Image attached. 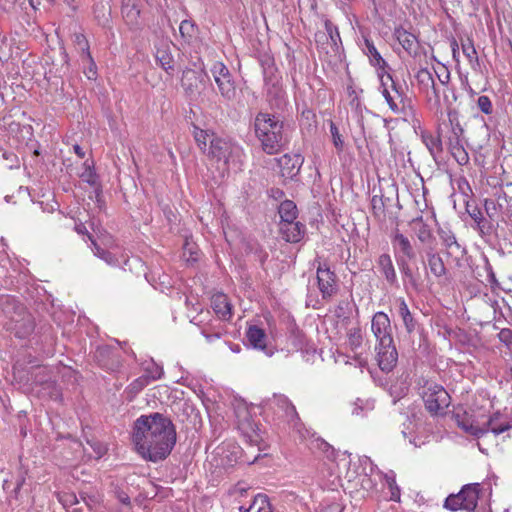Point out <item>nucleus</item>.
Masks as SVG:
<instances>
[{
	"label": "nucleus",
	"mask_w": 512,
	"mask_h": 512,
	"mask_svg": "<svg viewBox=\"0 0 512 512\" xmlns=\"http://www.w3.org/2000/svg\"><path fill=\"white\" fill-rule=\"evenodd\" d=\"M132 440L135 448H174L176 427L168 416L160 412L141 415L133 423Z\"/></svg>",
	"instance_id": "1"
},
{
	"label": "nucleus",
	"mask_w": 512,
	"mask_h": 512,
	"mask_svg": "<svg viewBox=\"0 0 512 512\" xmlns=\"http://www.w3.org/2000/svg\"><path fill=\"white\" fill-rule=\"evenodd\" d=\"M254 132L262 151L268 155L280 153L287 143L284 122L274 114L257 113L254 119Z\"/></svg>",
	"instance_id": "2"
},
{
	"label": "nucleus",
	"mask_w": 512,
	"mask_h": 512,
	"mask_svg": "<svg viewBox=\"0 0 512 512\" xmlns=\"http://www.w3.org/2000/svg\"><path fill=\"white\" fill-rule=\"evenodd\" d=\"M235 415L237 418V428L244 439L245 444L250 446H260L263 444L264 448L270 446L266 443V433L259 428V425L255 423L249 413L246 405L239 404L235 408Z\"/></svg>",
	"instance_id": "3"
},
{
	"label": "nucleus",
	"mask_w": 512,
	"mask_h": 512,
	"mask_svg": "<svg viewBox=\"0 0 512 512\" xmlns=\"http://www.w3.org/2000/svg\"><path fill=\"white\" fill-rule=\"evenodd\" d=\"M480 491L479 483L466 484L457 494H450L445 499L444 508L450 511L474 512L478 504Z\"/></svg>",
	"instance_id": "4"
},
{
	"label": "nucleus",
	"mask_w": 512,
	"mask_h": 512,
	"mask_svg": "<svg viewBox=\"0 0 512 512\" xmlns=\"http://www.w3.org/2000/svg\"><path fill=\"white\" fill-rule=\"evenodd\" d=\"M208 451L209 450H206V461L211 467L219 469V471H226L229 468H233L236 464L250 465L257 462L262 457L258 454L251 460L244 455L243 450H211L209 453Z\"/></svg>",
	"instance_id": "5"
},
{
	"label": "nucleus",
	"mask_w": 512,
	"mask_h": 512,
	"mask_svg": "<svg viewBox=\"0 0 512 512\" xmlns=\"http://www.w3.org/2000/svg\"><path fill=\"white\" fill-rule=\"evenodd\" d=\"M422 393L426 410L432 415H442L451 403V397L443 386L426 381Z\"/></svg>",
	"instance_id": "6"
},
{
	"label": "nucleus",
	"mask_w": 512,
	"mask_h": 512,
	"mask_svg": "<svg viewBox=\"0 0 512 512\" xmlns=\"http://www.w3.org/2000/svg\"><path fill=\"white\" fill-rule=\"evenodd\" d=\"M455 421L458 427L463 429L466 433H469L471 435L479 436L484 433H486L488 430H490L495 435L501 434L510 428H512V421L511 422H505L502 424H497L498 416L491 417L487 423L488 429L479 428L477 426H474L473 421L470 419V417L467 415V413L464 414H455Z\"/></svg>",
	"instance_id": "7"
},
{
	"label": "nucleus",
	"mask_w": 512,
	"mask_h": 512,
	"mask_svg": "<svg viewBox=\"0 0 512 512\" xmlns=\"http://www.w3.org/2000/svg\"><path fill=\"white\" fill-rule=\"evenodd\" d=\"M211 73L217 84L220 95L228 102L234 101L237 96V91L229 69L222 62H216L211 68Z\"/></svg>",
	"instance_id": "8"
},
{
	"label": "nucleus",
	"mask_w": 512,
	"mask_h": 512,
	"mask_svg": "<svg viewBox=\"0 0 512 512\" xmlns=\"http://www.w3.org/2000/svg\"><path fill=\"white\" fill-rule=\"evenodd\" d=\"M317 283L323 299H329L338 291L337 276L325 263L317 266Z\"/></svg>",
	"instance_id": "9"
},
{
	"label": "nucleus",
	"mask_w": 512,
	"mask_h": 512,
	"mask_svg": "<svg viewBox=\"0 0 512 512\" xmlns=\"http://www.w3.org/2000/svg\"><path fill=\"white\" fill-rule=\"evenodd\" d=\"M341 450H331L330 455H327L329 459L335 460L337 457L342 456L341 461L345 462L347 466V474H351V476L355 477L358 475L368 476L366 472V466L371 464V460L368 456H358L357 461L352 459V454L348 450H344L341 455H339Z\"/></svg>",
	"instance_id": "10"
},
{
	"label": "nucleus",
	"mask_w": 512,
	"mask_h": 512,
	"mask_svg": "<svg viewBox=\"0 0 512 512\" xmlns=\"http://www.w3.org/2000/svg\"><path fill=\"white\" fill-rule=\"evenodd\" d=\"M371 329L378 341V345L384 347L393 343L391 335V322L387 314L377 312L374 314L371 322Z\"/></svg>",
	"instance_id": "11"
},
{
	"label": "nucleus",
	"mask_w": 512,
	"mask_h": 512,
	"mask_svg": "<svg viewBox=\"0 0 512 512\" xmlns=\"http://www.w3.org/2000/svg\"><path fill=\"white\" fill-rule=\"evenodd\" d=\"M1 308L5 317L4 328H11L13 323L21 322L24 315H31L21 303L12 297H6L1 301Z\"/></svg>",
	"instance_id": "12"
},
{
	"label": "nucleus",
	"mask_w": 512,
	"mask_h": 512,
	"mask_svg": "<svg viewBox=\"0 0 512 512\" xmlns=\"http://www.w3.org/2000/svg\"><path fill=\"white\" fill-rule=\"evenodd\" d=\"M438 236L441 240L442 246L445 248L447 257L453 258L456 261L461 260L466 254V249L462 246L449 228H438Z\"/></svg>",
	"instance_id": "13"
},
{
	"label": "nucleus",
	"mask_w": 512,
	"mask_h": 512,
	"mask_svg": "<svg viewBox=\"0 0 512 512\" xmlns=\"http://www.w3.org/2000/svg\"><path fill=\"white\" fill-rule=\"evenodd\" d=\"M205 77L208 76L204 69H200V71L186 69L183 71L181 86L187 97L193 99L197 93H200V87L205 84Z\"/></svg>",
	"instance_id": "14"
},
{
	"label": "nucleus",
	"mask_w": 512,
	"mask_h": 512,
	"mask_svg": "<svg viewBox=\"0 0 512 512\" xmlns=\"http://www.w3.org/2000/svg\"><path fill=\"white\" fill-rule=\"evenodd\" d=\"M378 77H379L381 86H384L387 89H389L391 91V93L393 94L394 98H396L398 100V102L406 105V107L408 109L413 111V107L411 105V99L408 97V95L406 93L405 85H402L401 83H399V81L394 79L393 76L390 73H388L387 71L386 72H378Z\"/></svg>",
	"instance_id": "15"
},
{
	"label": "nucleus",
	"mask_w": 512,
	"mask_h": 512,
	"mask_svg": "<svg viewBox=\"0 0 512 512\" xmlns=\"http://www.w3.org/2000/svg\"><path fill=\"white\" fill-rule=\"evenodd\" d=\"M466 212L474 221V224L471 227L476 230L479 236L483 239L491 236L494 231V224L491 220H488L484 217L481 209L476 205H471L470 203L466 204Z\"/></svg>",
	"instance_id": "16"
},
{
	"label": "nucleus",
	"mask_w": 512,
	"mask_h": 512,
	"mask_svg": "<svg viewBox=\"0 0 512 512\" xmlns=\"http://www.w3.org/2000/svg\"><path fill=\"white\" fill-rule=\"evenodd\" d=\"M376 349L378 350L377 359L379 368L386 373L392 371L398 361V352L394 342L385 347L383 345H377Z\"/></svg>",
	"instance_id": "17"
},
{
	"label": "nucleus",
	"mask_w": 512,
	"mask_h": 512,
	"mask_svg": "<svg viewBox=\"0 0 512 512\" xmlns=\"http://www.w3.org/2000/svg\"><path fill=\"white\" fill-rule=\"evenodd\" d=\"M281 175L288 179L296 177L300 171L303 159L299 154H284L276 159Z\"/></svg>",
	"instance_id": "18"
},
{
	"label": "nucleus",
	"mask_w": 512,
	"mask_h": 512,
	"mask_svg": "<svg viewBox=\"0 0 512 512\" xmlns=\"http://www.w3.org/2000/svg\"><path fill=\"white\" fill-rule=\"evenodd\" d=\"M233 149L234 146L231 142L215 136L210 140L208 155L217 161L227 162L233 153Z\"/></svg>",
	"instance_id": "19"
},
{
	"label": "nucleus",
	"mask_w": 512,
	"mask_h": 512,
	"mask_svg": "<svg viewBox=\"0 0 512 512\" xmlns=\"http://www.w3.org/2000/svg\"><path fill=\"white\" fill-rule=\"evenodd\" d=\"M394 36L409 55L416 56L418 54L419 41L414 34L408 32L403 27H397L394 30Z\"/></svg>",
	"instance_id": "20"
},
{
	"label": "nucleus",
	"mask_w": 512,
	"mask_h": 512,
	"mask_svg": "<svg viewBox=\"0 0 512 512\" xmlns=\"http://www.w3.org/2000/svg\"><path fill=\"white\" fill-rule=\"evenodd\" d=\"M280 232L286 242L297 243L304 237L306 227L301 222L294 220L287 223H280Z\"/></svg>",
	"instance_id": "21"
},
{
	"label": "nucleus",
	"mask_w": 512,
	"mask_h": 512,
	"mask_svg": "<svg viewBox=\"0 0 512 512\" xmlns=\"http://www.w3.org/2000/svg\"><path fill=\"white\" fill-rule=\"evenodd\" d=\"M214 312L222 319L228 320L232 316V305L223 293L214 294L211 298Z\"/></svg>",
	"instance_id": "22"
},
{
	"label": "nucleus",
	"mask_w": 512,
	"mask_h": 512,
	"mask_svg": "<svg viewBox=\"0 0 512 512\" xmlns=\"http://www.w3.org/2000/svg\"><path fill=\"white\" fill-rule=\"evenodd\" d=\"M5 329L13 333L15 337L25 339L33 333L35 322L32 315H24V319L21 322L13 323L11 328Z\"/></svg>",
	"instance_id": "23"
},
{
	"label": "nucleus",
	"mask_w": 512,
	"mask_h": 512,
	"mask_svg": "<svg viewBox=\"0 0 512 512\" xmlns=\"http://www.w3.org/2000/svg\"><path fill=\"white\" fill-rule=\"evenodd\" d=\"M246 338L248 343L255 349L265 351L267 335L264 329L251 325L246 331Z\"/></svg>",
	"instance_id": "24"
},
{
	"label": "nucleus",
	"mask_w": 512,
	"mask_h": 512,
	"mask_svg": "<svg viewBox=\"0 0 512 512\" xmlns=\"http://www.w3.org/2000/svg\"><path fill=\"white\" fill-rule=\"evenodd\" d=\"M121 12L128 25H137L140 16V0H122Z\"/></svg>",
	"instance_id": "25"
},
{
	"label": "nucleus",
	"mask_w": 512,
	"mask_h": 512,
	"mask_svg": "<svg viewBox=\"0 0 512 512\" xmlns=\"http://www.w3.org/2000/svg\"><path fill=\"white\" fill-rule=\"evenodd\" d=\"M362 50L369 57L371 65L378 69V72H386L385 69L388 65L370 39H364Z\"/></svg>",
	"instance_id": "26"
},
{
	"label": "nucleus",
	"mask_w": 512,
	"mask_h": 512,
	"mask_svg": "<svg viewBox=\"0 0 512 512\" xmlns=\"http://www.w3.org/2000/svg\"><path fill=\"white\" fill-rule=\"evenodd\" d=\"M155 58L157 63L169 74L174 72V58L169 44H162L157 47Z\"/></svg>",
	"instance_id": "27"
},
{
	"label": "nucleus",
	"mask_w": 512,
	"mask_h": 512,
	"mask_svg": "<svg viewBox=\"0 0 512 512\" xmlns=\"http://www.w3.org/2000/svg\"><path fill=\"white\" fill-rule=\"evenodd\" d=\"M397 264L402 273L404 279H407L410 286L418 291L420 288V277L418 273H415L409 264V260L404 257H397Z\"/></svg>",
	"instance_id": "28"
},
{
	"label": "nucleus",
	"mask_w": 512,
	"mask_h": 512,
	"mask_svg": "<svg viewBox=\"0 0 512 512\" xmlns=\"http://www.w3.org/2000/svg\"><path fill=\"white\" fill-rule=\"evenodd\" d=\"M377 264L387 282L391 285H395L397 283V275L390 255H380Z\"/></svg>",
	"instance_id": "29"
},
{
	"label": "nucleus",
	"mask_w": 512,
	"mask_h": 512,
	"mask_svg": "<svg viewBox=\"0 0 512 512\" xmlns=\"http://www.w3.org/2000/svg\"><path fill=\"white\" fill-rule=\"evenodd\" d=\"M96 359L99 364L109 370H115L119 367L118 355L109 348H101L96 352Z\"/></svg>",
	"instance_id": "30"
},
{
	"label": "nucleus",
	"mask_w": 512,
	"mask_h": 512,
	"mask_svg": "<svg viewBox=\"0 0 512 512\" xmlns=\"http://www.w3.org/2000/svg\"><path fill=\"white\" fill-rule=\"evenodd\" d=\"M380 88H381V93H382L383 97L385 98V101L387 102L389 108L391 109V111L393 113L401 114L404 117H408L413 114V111L408 109L406 107V105L401 104L400 102H398V100L396 98H394L393 94L391 93V91L389 89H387L386 87L381 86V85H380Z\"/></svg>",
	"instance_id": "31"
},
{
	"label": "nucleus",
	"mask_w": 512,
	"mask_h": 512,
	"mask_svg": "<svg viewBox=\"0 0 512 512\" xmlns=\"http://www.w3.org/2000/svg\"><path fill=\"white\" fill-rule=\"evenodd\" d=\"M398 313L403 321L407 333L412 334L416 330L418 322L410 312L404 299H401L399 302Z\"/></svg>",
	"instance_id": "32"
},
{
	"label": "nucleus",
	"mask_w": 512,
	"mask_h": 512,
	"mask_svg": "<svg viewBox=\"0 0 512 512\" xmlns=\"http://www.w3.org/2000/svg\"><path fill=\"white\" fill-rule=\"evenodd\" d=\"M240 512H273L268 496L258 494L248 508L241 506Z\"/></svg>",
	"instance_id": "33"
},
{
	"label": "nucleus",
	"mask_w": 512,
	"mask_h": 512,
	"mask_svg": "<svg viewBox=\"0 0 512 512\" xmlns=\"http://www.w3.org/2000/svg\"><path fill=\"white\" fill-rule=\"evenodd\" d=\"M415 79L420 92L425 93L426 95L429 94L430 88H434V78L427 68L420 69L416 73Z\"/></svg>",
	"instance_id": "34"
},
{
	"label": "nucleus",
	"mask_w": 512,
	"mask_h": 512,
	"mask_svg": "<svg viewBox=\"0 0 512 512\" xmlns=\"http://www.w3.org/2000/svg\"><path fill=\"white\" fill-rule=\"evenodd\" d=\"M148 376H140L125 389L126 400L132 402L135 397L149 384Z\"/></svg>",
	"instance_id": "35"
},
{
	"label": "nucleus",
	"mask_w": 512,
	"mask_h": 512,
	"mask_svg": "<svg viewBox=\"0 0 512 512\" xmlns=\"http://www.w3.org/2000/svg\"><path fill=\"white\" fill-rule=\"evenodd\" d=\"M427 260L429 269L435 277L440 278L446 275L447 269L445 267V264L442 258L437 253H427Z\"/></svg>",
	"instance_id": "36"
},
{
	"label": "nucleus",
	"mask_w": 512,
	"mask_h": 512,
	"mask_svg": "<svg viewBox=\"0 0 512 512\" xmlns=\"http://www.w3.org/2000/svg\"><path fill=\"white\" fill-rule=\"evenodd\" d=\"M192 134L197 146L204 152L207 150L208 141L215 137L213 132L201 129L195 122H192Z\"/></svg>",
	"instance_id": "37"
},
{
	"label": "nucleus",
	"mask_w": 512,
	"mask_h": 512,
	"mask_svg": "<svg viewBox=\"0 0 512 512\" xmlns=\"http://www.w3.org/2000/svg\"><path fill=\"white\" fill-rule=\"evenodd\" d=\"M281 218V223L294 221L297 218V207L291 200L283 201L278 209Z\"/></svg>",
	"instance_id": "38"
},
{
	"label": "nucleus",
	"mask_w": 512,
	"mask_h": 512,
	"mask_svg": "<svg viewBox=\"0 0 512 512\" xmlns=\"http://www.w3.org/2000/svg\"><path fill=\"white\" fill-rule=\"evenodd\" d=\"M394 243H397L402 253L401 257L407 260H413L416 257V253L409 241V239L401 233H396L393 239Z\"/></svg>",
	"instance_id": "39"
},
{
	"label": "nucleus",
	"mask_w": 512,
	"mask_h": 512,
	"mask_svg": "<svg viewBox=\"0 0 512 512\" xmlns=\"http://www.w3.org/2000/svg\"><path fill=\"white\" fill-rule=\"evenodd\" d=\"M324 26L328 36V41H330L332 51L337 53L339 51L340 45L342 44L338 28L328 19L325 20Z\"/></svg>",
	"instance_id": "40"
},
{
	"label": "nucleus",
	"mask_w": 512,
	"mask_h": 512,
	"mask_svg": "<svg viewBox=\"0 0 512 512\" xmlns=\"http://www.w3.org/2000/svg\"><path fill=\"white\" fill-rule=\"evenodd\" d=\"M172 450H136V452L146 461L157 463L165 460Z\"/></svg>",
	"instance_id": "41"
},
{
	"label": "nucleus",
	"mask_w": 512,
	"mask_h": 512,
	"mask_svg": "<svg viewBox=\"0 0 512 512\" xmlns=\"http://www.w3.org/2000/svg\"><path fill=\"white\" fill-rule=\"evenodd\" d=\"M94 255L105 261L107 264L116 266L119 264L118 258L111 252L101 248L95 240H92Z\"/></svg>",
	"instance_id": "42"
},
{
	"label": "nucleus",
	"mask_w": 512,
	"mask_h": 512,
	"mask_svg": "<svg viewBox=\"0 0 512 512\" xmlns=\"http://www.w3.org/2000/svg\"><path fill=\"white\" fill-rule=\"evenodd\" d=\"M329 127L333 145L337 153L340 154L344 151L345 148L343 135L340 133L339 128L332 120L329 121Z\"/></svg>",
	"instance_id": "43"
},
{
	"label": "nucleus",
	"mask_w": 512,
	"mask_h": 512,
	"mask_svg": "<svg viewBox=\"0 0 512 512\" xmlns=\"http://www.w3.org/2000/svg\"><path fill=\"white\" fill-rule=\"evenodd\" d=\"M82 62L85 64L84 73L89 80H95L97 77V66L89 52L87 50L82 54Z\"/></svg>",
	"instance_id": "44"
},
{
	"label": "nucleus",
	"mask_w": 512,
	"mask_h": 512,
	"mask_svg": "<svg viewBox=\"0 0 512 512\" xmlns=\"http://www.w3.org/2000/svg\"><path fill=\"white\" fill-rule=\"evenodd\" d=\"M197 27L190 20H183L180 23L179 31L183 40L187 43H190L191 40L195 37Z\"/></svg>",
	"instance_id": "45"
},
{
	"label": "nucleus",
	"mask_w": 512,
	"mask_h": 512,
	"mask_svg": "<svg viewBox=\"0 0 512 512\" xmlns=\"http://www.w3.org/2000/svg\"><path fill=\"white\" fill-rule=\"evenodd\" d=\"M413 222L414 223L418 222L421 224L420 228L417 231V237L420 240V242H422V243L430 242L432 239V233H431L429 226L427 224L423 223L422 216L415 218L413 220Z\"/></svg>",
	"instance_id": "46"
},
{
	"label": "nucleus",
	"mask_w": 512,
	"mask_h": 512,
	"mask_svg": "<svg viewBox=\"0 0 512 512\" xmlns=\"http://www.w3.org/2000/svg\"><path fill=\"white\" fill-rule=\"evenodd\" d=\"M18 458H19V463H20L21 468L25 469V471L20 472V474L17 478V481H16V486L12 492L16 499L18 498L19 492H20L23 484L25 483V475L27 474V468H28V465L24 462V460H25L24 454L19 455Z\"/></svg>",
	"instance_id": "47"
},
{
	"label": "nucleus",
	"mask_w": 512,
	"mask_h": 512,
	"mask_svg": "<svg viewBox=\"0 0 512 512\" xmlns=\"http://www.w3.org/2000/svg\"><path fill=\"white\" fill-rule=\"evenodd\" d=\"M372 213L375 218L381 219L385 217V204H383V196L374 195L371 199Z\"/></svg>",
	"instance_id": "48"
},
{
	"label": "nucleus",
	"mask_w": 512,
	"mask_h": 512,
	"mask_svg": "<svg viewBox=\"0 0 512 512\" xmlns=\"http://www.w3.org/2000/svg\"><path fill=\"white\" fill-rule=\"evenodd\" d=\"M247 249L249 250V253L253 254L256 260H258L263 266L268 258V253L263 249V247L258 243H249L247 245Z\"/></svg>",
	"instance_id": "49"
},
{
	"label": "nucleus",
	"mask_w": 512,
	"mask_h": 512,
	"mask_svg": "<svg viewBox=\"0 0 512 512\" xmlns=\"http://www.w3.org/2000/svg\"><path fill=\"white\" fill-rule=\"evenodd\" d=\"M0 160L6 161L5 167L12 169L19 166V159L12 151L0 148Z\"/></svg>",
	"instance_id": "50"
},
{
	"label": "nucleus",
	"mask_w": 512,
	"mask_h": 512,
	"mask_svg": "<svg viewBox=\"0 0 512 512\" xmlns=\"http://www.w3.org/2000/svg\"><path fill=\"white\" fill-rule=\"evenodd\" d=\"M484 269L487 272L488 275V282L490 284V287L492 290L500 289V283L496 278V275L494 273V270L492 268V265L488 259V257L484 256Z\"/></svg>",
	"instance_id": "51"
},
{
	"label": "nucleus",
	"mask_w": 512,
	"mask_h": 512,
	"mask_svg": "<svg viewBox=\"0 0 512 512\" xmlns=\"http://www.w3.org/2000/svg\"><path fill=\"white\" fill-rule=\"evenodd\" d=\"M462 51L470 63L473 61L478 62L476 49L470 39H467L466 42L462 43Z\"/></svg>",
	"instance_id": "52"
},
{
	"label": "nucleus",
	"mask_w": 512,
	"mask_h": 512,
	"mask_svg": "<svg viewBox=\"0 0 512 512\" xmlns=\"http://www.w3.org/2000/svg\"><path fill=\"white\" fill-rule=\"evenodd\" d=\"M477 107L482 113H484L486 115H490L493 112L492 102H491L490 98L486 95H482V96L478 97Z\"/></svg>",
	"instance_id": "53"
},
{
	"label": "nucleus",
	"mask_w": 512,
	"mask_h": 512,
	"mask_svg": "<svg viewBox=\"0 0 512 512\" xmlns=\"http://www.w3.org/2000/svg\"><path fill=\"white\" fill-rule=\"evenodd\" d=\"M145 372L146 374L144 376H148L149 377V382L151 380H158L161 378V376L163 375V369L162 367L158 366L157 364H155L154 362L150 363L146 368H145Z\"/></svg>",
	"instance_id": "54"
},
{
	"label": "nucleus",
	"mask_w": 512,
	"mask_h": 512,
	"mask_svg": "<svg viewBox=\"0 0 512 512\" xmlns=\"http://www.w3.org/2000/svg\"><path fill=\"white\" fill-rule=\"evenodd\" d=\"M58 500L65 508L72 507L79 502L75 493H59Z\"/></svg>",
	"instance_id": "55"
},
{
	"label": "nucleus",
	"mask_w": 512,
	"mask_h": 512,
	"mask_svg": "<svg viewBox=\"0 0 512 512\" xmlns=\"http://www.w3.org/2000/svg\"><path fill=\"white\" fill-rule=\"evenodd\" d=\"M349 344L353 348H358L362 344V335L360 328H352L348 332Z\"/></svg>",
	"instance_id": "56"
},
{
	"label": "nucleus",
	"mask_w": 512,
	"mask_h": 512,
	"mask_svg": "<svg viewBox=\"0 0 512 512\" xmlns=\"http://www.w3.org/2000/svg\"><path fill=\"white\" fill-rule=\"evenodd\" d=\"M484 209L488 216L487 219L491 220V222L493 223L498 211L497 203L492 199H486L484 202Z\"/></svg>",
	"instance_id": "57"
},
{
	"label": "nucleus",
	"mask_w": 512,
	"mask_h": 512,
	"mask_svg": "<svg viewBox=\"0 0 512 512\" xmlns=\"http://www.w3.org/2000/svg\"><path fill=\"white\" fill-rule=\"evenodd\" d=\"M451 155L461 166H464L469 162V155L464 147L457 148L454 152L451 153Z\"/></svg>",
	"instance_id": "58"
},
{
	"label": "nucleus",
	"mask_w": 512,
	"mask_h": 512,
	"mask_svg": "<svg viewBox=\"0 0 512 512\" xmlns=\"http://www.w3.org/2000/svg\"><path fill=\"white\" fill-rule=\"evenodd\" d=\"M85 171L80 175V177L87 182L91 186L97 185V176L91 169V167L87 164V161L84 163Z\"/></svg>",
	"instance_id": "59"
},
{
	"label": "nucleus",
	"mask_w": 512,
	"mask_h": 512,
	"mask_svg": "<svg viewBox=\"0 0 512 512\" xmlns=\"http://www.w3.org/2000/svg\"><path fill=\"white\" fill-rule=\"evenodd\" d=\"M427 148L429 151L434 154L435 152H441L442 151V144L440 138L435 137H429L424 140Z\"/></svg>",
	"instance_id": "60"
},
{
	"label": "nucleus",
	"mask_w": 512,
	"mask_h": 512,
	"mask_svg": "<svg viewBox=\"0 0 512 512\" xmlns=\"http://www.w3.org/2000/svg\"><path fill=\"white\" fill-rule=\"evenodd\" d=\"M274 399L276 404L281 409H290L293 413H295V406L290 402V400L284 395H275Z\"/></svg>",
	"instance_id": "61"
},
{
	"label": "nucleus",
	"mask_w": 512,
	"mask_h": 512,
	"mask_svg": "<svg viewBox=\"0 0 512 512\" xmlns=\"http://www.w3.org/2000/svg\"><path fill=\"white\" fill-rule=\"evenodd\" d=\"M437 74V77L440 81V83L446 87L447 90H449V87H448V84H449V81H450V72L448 71V69L446 67H443L442 68V71L441 72H436Z\"/></svg>",
	"instance_id": "62"
},
{
	"label": "nucleus",
	"mask_w": 512,
	"mask_h": 512,
	"mask_svg": "<svg viewBox=\"0 0 512 512\" xmlns=\"http://www.w3.org/2000/svg\"><path fill=\"white\" fill-rule=\"evenodd\" d=\"M446 92H447V89L444 90V102H445L447 109H449V108H452L451 106L453 105L454 102L457 101L458 97L454 90H451L450 96Z\"/></svg>",
	"instance_id": "63"
},
{
	"label": "nucleus",
	"mask_w": 512,
	"mask_h": 512,
	"mask_svg": "<svg viewBox=\"0 0 512 512\" xmlns=\"http://www.w3.org/2000/svg\"><path fill=\"white\" fill-rule=\"evenodd\" d=\"M463 133V127L461 126L459 121H456V124H453V127H451V135L449 137L462 138Z\"/></svg>",
	"instance_id": "64"
}]
</instances>
